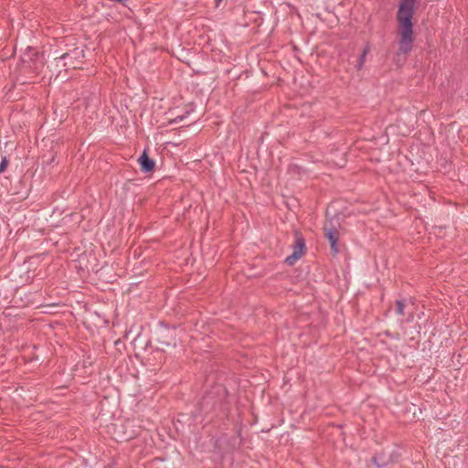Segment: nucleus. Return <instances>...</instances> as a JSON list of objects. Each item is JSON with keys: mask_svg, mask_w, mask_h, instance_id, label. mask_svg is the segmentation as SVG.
<instances>
[{"mask_svg": "<svg viewBox=\"0 0 468 468\" xmlns=\"http://www.w3.org/2000/svg\"><path fill=\"white\" fill-rule=\"evenodd\" d=\"M122 5V7L126 8L127 11H124L123 14L126 16H130V13H133V9L127 5V0H119V6ZM121 10L119 9V13Z\"/></svg>", "mask_w": 468, "mask_h": 468, "instance_id": "0eeeda50", "label": "nucleus"}, {"mask_svg": "<svg viewBox=\"0 0 468 468\" xmlns=\"http://www.w3.org/2000/svg\"><path fill=\"white\" fill-rule=\"evenodd\" d=\"M417 0H400L396 14L398 29V54L408 55L413 48V16Z\"/></svg>", "mask_w": 468, "mask_h": 468, "instance_id": "f257e3e1", "label": "nucleus"}, {"mask_svg": "<svg viewBox=\"0 0 468 468\" xmlns=\"http://www.w3.org/2000/svg\"><path fill=\"white\" fill-rule=\"evenodd\" d=\"M7 166V160L6 158H4L0 164V173H2L5 167Z\"/></svg>", "mask_w": 468, "mask_h": 468, "instance_id": "1a4fd4ad", "label": "nucleus"}, {"mask_svg": "<svg viewBox=\"0 0 468 468\" xmlns=\"http://www.w3.org/2000/svg\"><path fill=\"white\" fill-rule=\"evenodd\" d=\"M216 1V6H218L219 5V3L222 1V0H215Z\"/></svg>", "mask_w": 468, "mask_h": 468, "instance_id": "f8f14e48", "label": "nucleus"}, {"mask_svg": "<svg viewBox=\"0 0 468 468\" xmlns=\"http://www.w3.org/2000/svg\"><path fill=\"white\" fill-rule=\"evenodd\" d=\"M184 119V116H177L176 119H175V122H178L180 121H182Z\"/></svg>", "mask_w": 468, "mask_h": 468, "instance_id": "9b49d317", "label": "nucleus"}, {"mask_svg": "<svg viewBox=\"0 0 468 468\" xmlns=\"http://www.w3.org/2000/svg\"><path fill=\"white\" fill-rule=\"evenodd\" d=\"M405 307H406V304H405L404 301L397 300L395 302V311L398 315H399V316L405 315Z\"/></svg>", "mask_w": 468, "mask_h": 468, "instance_id": "423d86ee", "label": "nucleus"}, {"mask_svg": "<svg viewBox=\"0 0 468 468\" xmlns=\"http://www.w3.org/2000/svg\"><path fill=\"white\" fill-rule=\"evenodd\" d=\"M388 459L384 457L383 453H378L372 458V463L378 467L382 468L388 464Z\"/></svg>", "mask_w": 468, "mask_h": 468, "instance_id": "39448f33", "label": "nucleus"}, {"mask_svg": "<svg viewBox=\"0 0 468 468\" xmlns=\"http://www.w3.org/2000/svg\"><path fill=\"white\" fill-rule=\"evenodd\" d=\"M413 318H414V315H413V314H412V313H410V314H409V315H408V317H407L406 321H407L408 323H410V322H412V321H413Z\"/></svg>", "mask_w": 468, "mask_h": 468, "instance_id": "9d476101", "label": "nucleus"}, {"mask_svg": "<svg viewBox=\"0 0 468 468\" xmlns=\"http://www.w3.org/2000/svg\"><path fill=\"white\" fill-rule=\"evenodd\" d=\"M139 161V164L141 165V169L142 171L147 173V172H151L154 170V160H152L148 154H146V152L144 151L143 153V154L139 157L138 159Z\"/></svg>", "mask_w": 468, "mask_h": 468, "instance_id": "20e7f679", "label": "nucleus"}, {"mask_svg": "<svg viewBox=\"0 0 468 468\" xmlns=\"http://www.w3.org/2000/svg\"><path fill=\"white\" fill-rule=\"evenodd\" d=\"M295 240L292 246V253L285 259V262L288 265H293L298 260H300L306 251L305 239L302 233L298 230L294 231Z\"/></svg>", "mask_w": 468, "mask_h": 468, "instance_id": "f03ea898", "label": "nucleus"}, {"mask_svg": "<svg viewBox=\"0 0 468 468\" xmlns=\"http://www.w3.org/2000/svg\"><path fill=\"white\" fill-rule=\"evenodd\" d=\"M368 52V48H365L358 58L357 68L360 69L365 63L366 56Z\"/></svg>", "mask_w": 468, "mask_h": 468, "instance_id": "6e6552de", "label": "nucleus"}, {"mask_svg": "<svg viewBox=\"0 0 468 468\" xmlns=\"http://www.w3.org/2000/svg\"><path fill=\"white\" fill-rule=\"evenodd\" d=\"M324 235L328 239L330 242L331 251L334 255H336L339 252L337 242L339 239V233L337 229L333 228H327L326 226L324 228Z\"/></svg>", "mask_w": 468, "mask_h": 468, "instance_id": "7ed1b4c3", "label": "nucleus"}]
</instances>
